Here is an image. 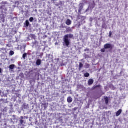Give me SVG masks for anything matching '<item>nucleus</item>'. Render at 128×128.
Segmentation results:
<instances>
[{"instance_id": "f257e3e1", "label": "nucleus", "mask_w": 128, "mask_h": 128, "mask_svg": "<svg viewBox=\"0 0 128 128\" xmlns=\"http://www.w3.org/2000/svg\"><path fill=\"white\" fill-rule=\"evenodd\" d=\"M72 38H74V34H68L64 36L63 45L64 46L69 48Z\"/></svg>"}, {"instance_id": "f03ea898", "label": "nucleus", "mask_w": 128, "mask_h": 128, "mask_svg": "<svg viewBox=\"0 0 128 128\" xmlns=\"http://www.w3.org/2000/svg\"><path fill=\"white\" fill-rule=\"evenodd\" d=\"M84 4H88V2L86 0H83L82 3L80 4L78 10L79 14H82V9L84 8Z\"/></svg>"}, {"instance_id": "7ed1b4c3", "label": "nucleus", "mask_w": 128, "mask_h": 128, "mask_svg": "<svg viewBox=\"0 0 128 128\" xmlns=\"http://www.w3.org/2000/svg\"><path fill=\"white\" fill-rule=\"evenodd\" d=\"M112 48V44H106L104 46V48L105 50H108L110 48Z\"/></svg>"}, {"instance_id": "20e7f679", "label": "nucleus", "mask_w": 128, "mask_h": 128, "mask_svg": "<svg viewBox=\"0 0 128 128\" xmlns=\"http://www.w3.org/2000/svg\"><path fill=\"white\" fill-rule=\"evenodd\" d=\"M10 122L11 124H14V122H18V119L16 118L14 116H13V118L10 119Z\"/></svg>"}, {"instance_id": "39448f33", "label": "nucleus", "mask_w": 128, "mask_h": 128, "mask_svg": "<svg viewBox=\"0 0 128 128\" xmlns=\"http://www.w3.org/2000/svg\"><path fill=\"white\" fill-rule=\"evenodd\" d=\"M20 122L21 126H24V124H26V122H24V116L20 117Z\"/></svg>"}, {"instance_id": "423d86ee", "label": "nucleus", "mask_w": 128, "mask_h": 128, "mask_svg": "<svg viewBox=\"0 0 128 128\" xmlns=\"http://www.w3.org/2000/svg\"><path fill=\"white\" fill-rule=\"evenodd\" d=\"M94 79L90 78L88 80V85L92 86V84H94Z\"/></svg>"}, {"instance_id": "0eeeda50", "label": "nucleus", "mask_w": 128, "mask_h": 128, "mask_svg": "<svg viewBox=\"0 0 128 128\" xmlns=\"http://www.w3.org/2000/svg\"><path fill=\"white\" fill-rule=\"evenodd\" d=\"M30 21H28V20H26L24 23V28H28V26H30Z\"/></svg>"}, {"instance_id": "6e6552de", "label": "nucleus", "mask_w": 128, "mask_h": 128, "mask_svg": "<svg viewBox=\"0 0 128 128\" xmlns=\"http://www.w3.org/2000/svg\"><path fill=\"white\" fill-rule=\"evenodd\" d=\"M36 64L37 66H40L42 64V60L40 59H38L36 61Z\"/></svg>"}, {"instance_id": "1a4fd4ad", "label": "nucleus", "mask_w": 128, "mask_h": 128, "mask_svg": "<svg viewBox=\"0 0 128 128\" xmlns=\"http://www.w3.org/2000/svg\"><path fill=\"white\" fill-rule=\"evenodd\" d=\"M122 110H119L116 113V116H120V114H122Z\"/></svg>"}, {"instance_id": "9d476101", "label": "nucleus", "mask_w": 128, "mask_h": 128, "mask_svg": "<svg viewBox=\"0 0 128 128\" xmlns=\"http://www.w3.org/2000/svg\"><path fill=\"white\" fill-rule=\"evenodd\" d=\"M67 102L68 104H70L72 102V98L70 96L68 97L67 99Z\"/></svg>"}, {"instance_id": "9b49d317", "label": "nucleus", "mask_w": 128, "mask_h": 128, "mask_svg": "<svg viewBox=\"0 0 128 128\" xmlns=\"http://www.w3.org/2000/svg\"><path fill=\"white\" fill-rule=\"evenodd\" d=\"M22 108L24 110H28V105L26 103L22 105Z\"/></svg>"}, {"instance_id": "f8f14e48", "label": "nucleus", "mask_w": 128, "mask_h": 128, "mask_svg": "<svg viewBox=\"0 0 128 128\" xmlns=\"http://www.w3.org/2000/svg\"><path fill=\"white\" fill-rule=\"evenodd\" d=\"M66 24L67 26H70L72 24V20L70 19H68L66 22Z\"/></svg>"}, {"instance_id": "ddd939ff", "label": "nucleus", "mask_w": 128, "mask_h": 128, "mask_svg": "<svg viewBox=\"0 0 128 128\" xmlns=\"http://www.w3.org/2000/svg\"><path fill=\"white\" fill-rule=\"evenodd\" d=\"M0 96H2V98H6V94H5L4 92H2L0 90Z\"/></svg>"}, {"instance_id": "4468645a", "label": "nucleus", "mask_w": 128, "mask_h": 128, "mask_svg": "<svg viewBox=\"0 0 128 128\" xmlns=\"http://www.w3.org/2000/svg\"><path fill=\"white\" fill-rule=\"evenodd\" d=\"M33 46H38V42L35 40L32 42Z\"/></svg>"}, {"instance_id": "2eb2a0df", "label": "nucleus", "mask_w": 128, "mask_h": 128, "mask_svg": "<svg viewBox=\"0 0 128 128\" xmlns=\"http://www.w3.org/2000/svg\"><path fill=\"white\" fill-rule=\"evenodd\" d=\"M14 68H16V65L14 64L10 65L9 66L10 70H14Z\"/></svg>"}, {"instance_id": "dca6fc26", "label": "nucleus", "mask_w": 128, "mask_h": 128, "mask_svg": "<svg viewBox=\"0 0 128 128\" xmlns=\"http://www.w3.org/2000/svg\"><path fill=\"white\" fill-rule=\"evenodd\" d=\"M104 100H105V102H106V104H108V102L110 100L108 99V98L105 97L104 98Z\"/></svg>"}, {"instance_id": "f3484780", "label": "nucleus", "mask_w": 128, "mask_h": 128, "mask_svg": "<svg viewBox=\"0 0 128 128\" xmlns=\"http://www.w3.org/2000/svg\"><path fill=\"white\" fill-rule=\"evenodd\" d=\"M42 108H44V110H46V108H48V105L46 104H42Z\"/></svg>"}, {"instance_id": "a211bd4d", "label": "nucleus", "mask_w": 128, "mask_h": 128, "mask_svg": "<svg viewBox=\"0 0 128 128\" xmlns=\"http://www.w3.org/2000/svg\"><path fill=\"white\" fill-rule=\"evenodd\" d=\"M90 66L88 64V63L85 64V66H84L85 68H90Z\"/></svg>"}, {"instance_id": "6ab92c4d", "label": "nucleus", "mask_w": 128, "mask_h": 128, "mask_svg": "<svg viewBox=\"0 0 128 128\" xmlns=\"http://www.w3.org/2000/svg\"><path fill=\"white\" fill-rule=\"evenodd\" d=\"M102 28H104L105 30H106L108 28V26H106V24H103L102 26Z\"/></svg>"}, {"instance_id": "aec40b11", "label": "nucleus", "mask_w": 128, "mask_h": 128, "mask_svg": "<svg viewBox=\"0 0 128 128\" xmlns=\"http://www.w3.org/2000/svg\"><path fill=\"white\" fill-rule=\"evenodd\" d=\"M90 76V73H88V72H86L84 74V76L85 78H88Z\"/></svg>"}, {"instance_id": "412c9836", "label": "nucleus", "mask_w": 128, "mask_h": 128, "mask_svg": "<svg viewBox=\"0 0 128 128\" xmlns=\"http://www.w3.org/2000/svg\"><path fill=\"white\" fill-rule=\"evenodd\" d=\"M84 66V64H82V62L80 63V66H79V68L80 70H82Z\"/></svg>"}, {"instance_id": "4be33fe9", "label": "nucleus", "mask_w": 128, "mask_h": 128, "mask_svg": "<svg viewBox=\"0 0 128 128\" xmlns=\"http://www.w3.org/2000/svg\"><path fill=\"white\" fill-rule=\"evenodd\" d=\"M19 76L21 78H24V73H20L19 75Z\"/></svg>"}, {"instance_id": "5701e85b", "label": "nucleus", "mask_w": 128, "mask_h": 128, "mask_svg": "<svg viewBox=\"0 0 128 128\" xmlns=\"http://www.w3.org/2000/svg\"><path fill=\"white\" fill-rule=\"evenodd\" d=\"M26 56H28V54L24 53L22 56V58L24 60H26Z\"/></svg>"}, {"instance_id": "b1692460", "label": "nucleus", "mask_w": 128, "mask_h": 128, "mask_svg": "<svg viewBox=\"0 0 128 128\" xmlns=\"http://www.w3.org/2000/svg\"><path fill=\"white\" fill-rule=\"evenodd\" d=\"M10 56H14V51H10Z\"/></svg>"}, {"instance_id": "393cba45", "label": "nucleus", "mask_w": 128, "mask_h": 128, "mask_svg": "<svg viewBox=\"0 0 128 128\" xmlns=\"http://www.w3.org/2000/svg\"><path fill=\"white\" fill-rule=\"evenodd\" d=\"M34 18L31 17V18H30V22H34Z\"/></svg>"}, {"instance_id": "a878e982", "label": "nucleus", "mask_w": 128, "mask_h": 128, "mask_svg": "<svg viewBox=\"0 0 128 128\" xmlns=\"http://www.w3.org/2000/svg\"><path fill=\"white\" fill-rule=\"evenodd\" d=\"M112 31H110L109 32V38H112Z\"/></svg>"}, {"instance_id": "bb28decb", "label": "nucleus", "mask_w": 128, "mask_h": 128, "mask_svg": "<svg viewBox=\"0 0 128 128\" xmlns=\"http://www.w3.org/2000/svg\"><path fill=\"white\" fill-rule=\"evenodd\" d=\"M72 30V28H68L67 29H66V32H70Z\"/></svg>"}, {"instance_id": "cd10ccee", "label": "nucleus", "mask_w": 128, "mask_h": 128, "mask_svg": "<svg viewBox=\"0 0 128 128\" xmlns=\"http://www.w3.org/2000/svg\"><path fill=\"white\" fill-rule=\"evenodd\" d=\"M101 52H106V49L105 48L102 49Z\"/></svg>"}, {"instance_id": "c85d7f7f", "label": "nucleus", "mask_w": 128, "mask_h": 128, "mask_svg": "<svg viewBox=\"0 0 128 128\" xmlns=\"http://www.w3.org/2000/svg\"><path fill=\"white\" fill-rule=\"evenodd\" d=\"M100 85H97L95 87H94V88H100Z\"/></svg>"}, {"instance_id": "c756f323", "label": "nucleus", "mask_w": 128, "mask_h": 128, "mask_svg": "<svg viewBox=\"0 0 128 128\" xmlns=\"http://www.w3.org/2000/svg\"><path fill=\"white\" fill-rule=\"evenodd\" d=\"M17 98H20V94H16Z\"/></svg>"}, {"instance_id": "7c9ffc66", "label": "nucleus", "mask_w": 128, "mask_h": 128, "mask_svg": "<svg viewBox=\"0 0 128 128\" xmlns=\"http://www.w3.org/2000/svg\"><path fill=\"white\" fill-rule=\"evenodd\" d=\"M2 68H0V74H2Z\"/></svg>"}, {"instance_id": "2f4dec72", "label": "nucleus", "mask_w": 128, "mask_h": 128, "mask_svg": "<svg viewBox=\"0 0 128 128\" xmlns=\"http://www.w3.org/2000/svg\"><path fill=\"white\" fill-rule=\"evenodd\" d=\"M90 51V50L89 49H88V48H86L84 50V52H89Z\"/></svg>"}, {"instance_id": "473e14b6", "label": "nucleus", "mask_w": 128, "mask_h": 128, "mask_svg": "<svg viewBox=\"0 0 128 128\" xmlns=\"http://www.w3.org/2000/svg\"><path fill=\"white\" fill-rule=\"evenodd\" d=\"M90 10V7L86 10V12H88Z\"/></svg>"}, {"instance_id": "72a5a7b5", "label": "nucleus", "mask_w": 128, "mask_h": 128, "mask_svg": "<svg viewBox=\"0 0 128 128\" xmlns=\"http://www.w3.org/2000/svg\"><path fill=\"white\" fill-rule=\"evenodd\" d=\"M20 4V2L18 1H16L15 4Z\"/></svg>"}, {"instance_id": "f704fd0d", "label": "nucleus", "mask_w": 128, "mask_h": 128, "mask_svg": "<svg viewBox=\"0 0 128 128\" xmlns=\"http://www.w3.org/2000/svg\"><path fill=\"white\" fill-rule=\"evenodd\" d=\"M82 85H78V88H82Z\"/></svg>"}, {"instance_id": "c9c22d12", "label": "nucleus", "mask_w": 128, "mask_h": 128, "mask_svg": "<svg viewBox=\"0 0 128 128\" xmlns=\"http://www.w3.org/2000/svg\"><path fill=\"white\" fill-rule=\"evenodd\" d=\"M42 56H43V54H41L40 56V58H42Z\"/></svg>"}, {"instance_id": "e433bc0d", "label": "nucleus", "mask_w": 128, "mask_h": 128, "mask_svg": "<svg viewBox=\"0 0 128 128\" xmlns=\"http://www.w3.org/2000/svg\"><path fill=\"white\" fill-rule=\"evenodd\" d=\"M6 110H8V108H5L4 109V112H6Z\"/></svg>"}, {"instance_id": "4c0bfd02", "label": "nucleus", "mask_w": 128, "mask_h": 128, "mask_svg": "<svg viewBox=\"0 0 128 128\" xmlns=\"http://www.w3.org/2000/svg\"><path fill=\"white\" fill-rule=\"evenodd\" d=\"M52 0V2H56V0Z\"/></svg>"}, {"instance_id": "58836bf2", "label": "nucleus", "mask_w": 128, "mask_h": 128, "mask_svg": "<svg viewBox=\"0 0 128 128\" xmlns=\"http://www.w3.org/2000/svg\"><path fill=\"white\" fill-rule=\"evenodd\" d=\"M0 100L2 102V100H4V99H1Z\"/></svg>"}, {"instance_id": "ea45409f", "label": "nucleus", "mask_w": 128, "mask_h": 128, "mask_svg": "<svg viewBox=\"0 0 128 128\" xmlns=\"http://www.w3.org/2000/svg\"><path fill=\"white\" fill-rule=\"evenodd\" d=\"M74 110H76V108H74Z\"/></svg>"}]
</instances>
